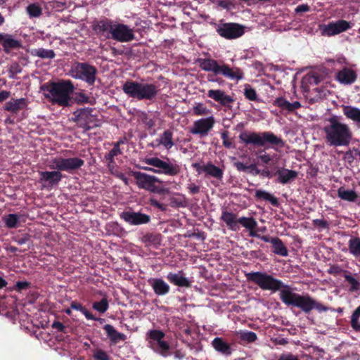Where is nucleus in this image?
<instances>
[{
    "label": "nucleus",
    "instance_id": "f257e3e1",
    "mask_svg": "<svg viewBox=\"0 0 360 360\" xmlns=\"http://www.w3.org/2000/svg\"><path fill=\"white\" fill-rule=\"evenodd\" d=\"M248 281L257 285L263 290L273 292L280 291L279 297L288 307H297L304 314H309L313 309L319 312L326 311L328 307L318 302L308 293L299 294L292 291L282 281L266 272L255 271L245 274Z\"/></svg>",
    "mask_w": 360,
    "mask_h": 360
},
{
    "label": "nucleus",
    "instance_id": "f03ea898",
    "mask_svg": "<svg viewBox=\"0 0 360 360\" xmlns=\"http://www.w3.org/2000/svg\"><path fill=\"white\" fill-rule=\"evenodd\" d=\"M84 165V161L79 158H65L60 156L51 159L49 167L53 171L39 172V182L44 186L53 188L57 186L64 177L61 172L73 173Z\"/></svg>",
    "mask_w": 360,
    "mask_h": 360
},
{
    "label": "nucleus",
    "instance_id": "7ed1b4c3",
    "mask_svg": "<svg viewBox=\"0 0 360 360\" xmlns=\"http://www.w3.org/2000/svg\"><path fill=\"white\" fill-rule=\"evenodd\" d=\"M327 122L323 128L326 143L333 147L348 146L352 139L349 127L336 115L329 117Z\"/></svg>",
    "mask_w": 360,
    "mask_h": 360
},
{
    "label": "nucleus",
    "instance_id": "20e7f679",
    "mask_svg": "<svg viewBox=\"0 0 360 360\" xmlns=\"http://www.w3.org/2000/svg\"><path fill=\"white\" fill-rule=\"evenodd\" d=\"M43 89L48 92L45 96L52 104L63 108L70 105L71 95L75 91L72 81L62 79L58 82H53L44 86Z\"/></svg>",
    "mask_w": 360,
    "mask_h": 360
},
{
    "label": "nucleus",
    "instance_id": "39448f33",
    "mask_svg": "<svg viewBox=\"0 0 360 360\" xmlns=\"http://www.w3.org/2000/svg\"><path fill=\"white\" fill-rule=\"evenodd\" d=\"M199 67L204 71L212 72L214 75H222L230 79L237 81L243 79L244 73L238 67L231 68L224 61H217L212 58H199Z\"/></svg>",
    "mask_w": 360,
    "mask_h": 360
},
{
    "label": "nucleus",
    "instance_id": "423d86ee",
    "mask_svg": "<svg viewBox=\"0 0 360 360\" xmlns=\"http://www.w3.org/2000/svg\"><path fill=\"white\" fill-rule=\"evenodd\" d=\"M239 139L247 146L252 145L255 147H265L269 144L273 148H276V147L283 148L285 146V141L271 131L248 132L245 131L239 134Z\"/></svg>",
    "mask_w": 360,
    "mask_h": 360
},
{
    "label": "nucleus",
    "instance_id": "0eeeda50",
    "mask_svg": "<svg viewBox=\"0 0 360 360\" xmlns=\"http://www.w3.org/2000/svg\"><path fill=\"white\" fill-rule=\"evenodd\" d=\"M122 90L129 97L138 101H153L158 94V87L152 83H143L127 80L122 86Z\"/></svg>",
    "mask_w": 360,
    "mask_h": 360
},
{
    "label": "nucleus",
    "instance_id": "6e6552de",
    "mask_svg": "<svg viewBox=\"0 0 360 360\" xmlns=\"http://www.w3.org/2000/svg\"><path fill=\"white\" fill-rule=\"evenodd\" d=\"M144 162L155 167L156 174L175 176L181 172V166L176 161H170L168 158H166V160H161L157 157L146 158Z\"/></svg>",
    "mask_w": 360,
    "mask_h": 360
},
{
    "label": "nucleus",
    "instance_id": "1a4fd4ad",
    "mask_svg": "<svg viewBox=\"0 0 360 360\" xmlns=\"http://www.w3.org/2000/svg\"><path fill=\"white\" fill-rule=\"evenodd\" d=\"M94 110V109L91 108L78 109L73 113L72 121L86 131L97 127H98L99 120L96 115L92 114Z\"/></svg>",
    "mask_w": 360,
    "mask_h": 360
},
{
    "label": "nucleus",
    "instance_id": "9d476101",
    "mask_svg": "<svg viewBox=\"0 0 360 360\" xmlns=\"http://www.w3.org/2000/svg\"><path fill=\"white\" fill-rule=\"evenodd\" d=\"M72 72L76 79H82L90 86L94 84L97 74L95 66L88 63L75 62L72 66Z\"/></svg>",
    "mask_w": 360,
    "mask_h": 360
},
{
    "label": "nucleus",
    "instance_id": "9b49d317",
    "mask_svg": "<svg viewBox=\"0 0 360 360\" xmlns=\"http://www.w3.org/2000/svg\"><path fill=\"white\" fill-rule=\"evenodd\" d=\"M130 175L135 180L137 186L152 193H161L162 190L155 186L156 183L161 184L162 181L158 177L138 171H131Z\"/></svg>",
    "mask_w": 360,
    "mask_h": 360
},
{
    "label": "nucleus",
    "instance_id": "f8f14e48",
    "mask_svg": "<svg viewBox=\"0 0 360 360\" xmlns=\"http://www.w3.org/2000/svg\"><path fill=\"white\" fill-rule=\"evenodd\" d=\"M165 334L160 330H151L147 333L149 347L163 356H167L170 347L163 339Z\"/></svg>",
    "mask_w": 360,
    "mask_h": 360
},
{
    "label": "nucleus",
    "instance_id": "ddd939ff",
    "mask_svg": "<svg viewBox=\"0 0 360 360\" xmlns=\"http://www.w3.org/2000/svg\"><path fill=\"white\" fill-rule=\"evenodd\" d=\"M217 34L226 39L240 37L244 33V27L236 22H220L216 26Z\"/></svg>",
    "mask_w": 360,
    "mask_h": 360
},
{
    "label": "nucleus",
    "instance_id": "4468645a",
    "mask_svg": "<svg viewBox=\"0 0 360 360\" xmlns=\"http://www.w3.org/2000/svg\"><path fill=\"white\" fill-rule=\"evenodd\" d=\"M110 37L119 42H129L135 38L133 29L127 25L116 22H115Z\"/></svg>",
    "mask_w": 360,
    "mask_h": 360
},
{
    "label": "nucleus",
    "instance_id": "2eb2a0df",
    "mask_svg": "<svg viewBox=\"0 0 360 360\" xmlns=\"http://www.w3.org/2000/svg\"><path fill=\"white\" fill-rule=\"evenodd\" d=\"M214 123L215 120L213 116L198 120L193 122V125L191 128L190 132L193 134L205 136L213 128Z\"/></svg>",
    "mask_w": 360,
    "mask_h": 360
},
{
    "label": "nucleus",
    "instance_id": "dca6fc26",
    "mask_svg": "<svg viewBox=\"0 0 360 360\" xmlns=\"http://www.w3.org/2000/svg\"><path fill=\"white\" fill-rule=\"evenodd\" d=\"M120 217L130 225L139 226L150 221V216L139 212L124 211Z\"/></svg>",
    "mask_w": 360,
    "mask_h": 360
},
{
    "label": "nucleus",
    "instance_id": "f3484780",
    "mask_svg": "<svg viewBox=\"0 0 360 360\" xmlns=\"http://www.w3.org/2000/svg\"><path fill=\"white\" fill-rule=\"evenodd\" d=\"M0 44L6 53H9L13 49H18L22 47L20 40L15 39L12 34L0 33Z\"/></svg>",
    "mask_w": 360,
    "mask_h": 360
},
{
    "label": "nucleus",
    "instance_id": "a211bd4d",
    "mask_svg": "<svg viewBox=\"0 0 360 360\" xmlns=\"http://www.w3.org/2000/svg\"><path fill=\"white\" fill-rule=\"evenodd\" d=\"M115 22L110 19H104L97 21L94 24L93 29L96 34L105 37L106 39H110V35L113 29Z\"/></svg>",
    "mask_w": 360,
    "mask_h": 360
},
{
    "label": "nucleus",
    "instance_id": "6ab92c4d",
    "mask_svg": "<svg viewBox=\"0 0 360 360\" xmlns=\"http://www.w3.org/2000/svg\"><path fill=\"white\" fill-rule=\"evenodd\" d=\"M207 96L222 106H228L232 103L234 100L221 89H210L207 91Z\"/></svg>",
    "mask_w": 360,
    "mask_h": 360
},
{
    "label": "nucleus",
    "instance_id": "aec40b11",
    "mask_svg": "<svg viewBox=\"0 0 360 360\" xmlns=\"http://www.w3.org/2000/svg\"><path fill=\"white\" fill-rule=\"evenodd\" d=\"M148 282L158 296H164L169 292L170 286L162 278H151Z\"/></svg>",
    "mask_w": 360,
    "mask_h": 360
},
{
    "label": "nucleus",
    "instance_id": "412c9836",
    "mask_svg": "<svg viewBox=\"0 0 360 360\" xmlns=\"http://www.w3.org/2000/svg\"><path fill=\"white\" fill-rule=\"evenodd\" d=\"M356 78L357 74L356 72L346 67L340 70L336 75V79L343 84H352L356 80Z\"/></svg>",
    "mask_w": 360,
    "mask_h": 360
},
{
    "label": "nucleus",
    "instance_id": "4be33fe9",
    "mask_svg": "<svg viewBox=\"0 0 360 360\" xmlns=\"http://www.w3.org/2000/svg\"><path fill=\"white\" fill-rule=\"evenodd\" d=\"M28 101L27 98H20L18 99L12 98L6 103L4 110L13 114L18 113L20 110L27 108Z\"/></svg>",
    "mask_w": 360,
    "mask_h": 360
},
{
    "label": "nucleus",
    "instance_id": "5701e85b",
    "mask_svg": "<svg viewBox=\"0 0 360 360\" xmlns=\"http://www.w3.org/2000/svg\"><path fill=\"white\" fill-rule=\"evenodd\" d=\"M105 331L108 338L110 342L116 345L120 341H125L127 340V335L124 333L118 332L113 326L110 324H105L103 327Z\"/></svg>",
    "mask_w": 360,
    "mask_h": 360
},
{
    "label": "nucleus",
    "instance_id": "b1692460",
    "mask_svg": "<svg viewBox=\"0 0 360 360\" xmlns=\"http://www.w3.org/2000/svg\"><path fill=\"white\" fill-rule=\"evenodd\" d=\"M167 280L172 284L179 287L190 288L191 281L188 278L184 276L182 271L178 273H169L167 276Z\"/></svg>",
    "mask_w": 360,
    "mask_h": 360
},
{
    "label": "nucleus",
    "instance_id": "393cba45",
    "mask_svg": "<svg viewBox=\"0 0 360 360\" xmlns=\"http://www.w3.org/2000/svg\"><path fill=\"white\" fill-rule=\"evenodd\" d=\"M274 105L281 108V110H285L288 112H292L301 107V103L299 101L290 103L283 97L276 98L274 101Z\"/></svg>",
    "mask_w": 360,
    "mask_h": 360
},
{
    "label": "nucleus",
    "instance_id": "a878e982",
    "mask_svg": "<svg viewBox=\"0 0 360 360\" xmlns=\"http://www.w3.org/2000/svg\"><path fill=\"white\" fill-rule=\"evenodd\" d=\"M212 345L216 351L223 355L230 356L232 354L233 349L231 345L221 338H215L212 342Z\"/></svg>",
    "mask_w": 360,
    "mask_h": 360
},
{
    "label": "nucleus",
    "instance_id": "bb28decb",
    "mask_svg": "<svg viewBox=\"0 0 360 360\" xmlns=\"http://www.w3.org/2000/svg\"><path fill=\"white\" fill-rule=\"evenodd\" d=\"M220 219L221 221L226 223L229 229L233 231L239 229V226L238 225V219H236V214L224 210L222 211Z\"/></svg>",
    "mask_w": 360,
    "mask_h": 360
},
{
    "label": "nucleus",
    "instance_id": "cd10ccee",
    "mask_svg": "<svg viewBox=\"0 0 360 360\" xmlns=\"http://www.w3.org/2000/svg\"><path fill=\"white\" fill-rule=\"evenodd\" d=\"M240 224L242 226L249 230L250 236H257V222L253 217H242L238 219V224Z\"/></svg>",
    "mask_w": 360,
    "mask_h": 360
},
{
    "label": "nucleus",
    "instance_id": "c85d7f7f",
    "mask_svg": "<svg viewBox=\"0 0 360 360\" xmlns=\"http://www.w3.org/2000/svg\"><path fill=\"white\" fill-rule=\"evenodd\" d=\"M276 176L281 184H286L297 178V172L288 169H278Z\"/></svg>",
    "mask_w": 360,
    "mask_h": 360
},
{
    "label": "nucleus",
    "instance_id": "c756f323",
    "mask_svg": "<svg viewBox=\"0 0 360 360\" xmlns=\"http://www.w3.org/2000/svg\"><path fill=\"white\" fill-rule=\"evenodd\" d=\"M338 196L341 200L354 202L359 198V194L354 190H347L341 186L338 190Z\"/></svg>",
    "mask_w": 360,
    "mask_h": 360
},
{
    "label": "nucleus",
    "instance_id": "7c9ffc66",
    "mask_svg": "<svg viewBox=\"0 0 360 360\" xmlns=\"http://www.w3.org/2000/svg\"><path fill=\"white\" fill-rule=\"evenodd\" d=\"M204 172L206 176L214 177L218 180H221L224 175L223 169L215 166L212 162L205 165Z\"/></svg>",
    "mask_w": 360,
    "mask_h": 360
},
{
    "label": "nucleus",
    "instance_id": "2f4dec72",
    "mask_svg": "<svg viewBox=\"0 0 360 360\" xmlns=\"http://www.w3.org/2000/svg\"><path fill=\"white\" fill-rule=\"evenodd\" d=\"M255 197L257 200L269 201L274 207H278L279 205L278 198L266 191L257 190L255 191Z\"/></svg>",
    "mask_w": 360,
    "mask_h": 360
},
{
    "label": "nucleus",
    "instance_id": "473e14b6",
    "mask_svg": "<svg viewBox=\"0 0 360 360\" xmlns=\"http://www.w3.org/2000/svg\"><path fill=\"white\" fill-rule=\"evenodd\" d=\"M21 215L18 214H8L2 217L5 226L8 229H15L18 226Z\"/></svg>",
    "mask_w": 360,
    "mask_h": 360
},
{
    "label": "nucleus",
    "instance_id": "72a5a7b5",
    "mask_svg": "<svg viewBox=\"0 0 360 360\" xmlns=\"http://www.w3.org/2000/svg\"><path fill=\"white\" fill-rule=\"evenodd\" d=\"M172 138L173 132L170 129H167L161 134L158 141L159 144L162 145L166 149L169 150L174 145Z\"/></svg>",
    "mask_w": 360,
    "mask_h": 360
},
{
    "label": "nucleus",
    "instance_id": "f704fd0d",
    "mask_svg": "<svg viewBox=\"0 0 360 360\" xmlns=\"http://www.w3.org/2000/svg\"><path fill=\"white\" fill-rule=\"evenodd\" d=\"M273 252L276 255L286 257L288 255V251L283 241L278 237L272 243Z\"/></svg>",
    "mask_w": 360,
    "mask_h": 360
},
{
    "label": "nucleus",
    "instance_id": "c9c22d12",
    "mask_svg": "<svg viewBox=\"0 0 360 360\" xmlns=\"http://www.w3.org/2000/svg\"><path fill=\"white\" fill-rule=\"evenodd\" d=\"M348 248L349 253L354 257H360V238L354 237L350 238L348 242Z\"/></svg>",
    "mask_w": 360,
    "mask_h": 360
},
{
    "label": "nucleus",
    "instance_id": "e433bc0d",
    "mask_svg": "<svg viewBox=\"0 0 360 360\" xmlns=\"http://www.w3.org/2000/svg\"><path fill=\"white\" fill-rule=\"evenodd\" d=\"M343 112L348 119L360 122V109L352 106H345Z\"/></svg>",
    "mask_w": 360,
    "mask_h": 360
},
{
    "label": "nucleus",
    "instance_id": "4c0bfd02",
    "mask_svg": "<svg viewBox=\"0 0 360 360\" xmlns=\"http://www.w3.org/2000/svg\"><path fill=\"white\" fill-rule=\"evenodd\" d=\"M319 30L322 36L331 37L338 34L333 22H330L327 25H319Z\"/></svg>",
    "mask_w": 360,
    "mask_h": 360
},
{
    "label": "nucleus",
    "instance_id": "58836bf2",
    "mask_svg": "<svg viewBox=\"0 0 360 360\" xmlns=\"http://www.w3.org/2000/svg\"><path fill=\"white\" fill-rule=\"evenodd\" d=\"M345 280L349 283V291L351 292H357L360 290V282L353 277L348 271H345Z\"/></svg>",
    "mask_w": 360,
    "mask_h": 360
},
{
    "label": "nucleus",
    "instance_id": "ea45409f",
    "mask_svg": "<svg viewBox=\"0 0 360 360\" xmlns=\"http://www.w3.org/2000/svg\"><path fill=\"white\" fill-rule=\"evenodd\" d=\"M33 55L38 56L43 59H53L56 56V53L53 50L46 49H43V48L34 49V52H33Z\"/></svg>",
    "mask_w": 360,
    "mask_h": 360
},
{
    "label": "nucleus",
    "instance_id": "a19ab883",
    "mask_svg": "<svg viewBox=\"0 0 360 360\" xmlns=\"http://www.w3.org/2000/svg\"><path fill=\"white\" fill-rule=\"evenodd\" d=\"M70 307L72 309L82 312L86 319H96V317L85 307L77 301H72L70 304Z\"/></svg>",
    "mask_w": 360,
    "mask_h": 360
},
{
    "label": "nucleus",
    "instance_id": "79ce46f5",
    "mask_svg": "<svg viewBox=\"0 0 360 360\" xmlns=\"http://www.w3.org/2000/svg\"><path fill=\"white\" fill-rule=\"evenodd\" d=\"M360 317V305L354 311L351 316L350 324L352 328L356 332H360V323L359 319Z\"/></svg>",
    "mask_w": 360,
    "mask_h": 360
},
{
    "label": "nucleus",
    "instance_id": "37998d69",
    "mask_svg": "<svg viewBox=\"0 0 360 360\" xmlns=\"http://www.w3.org/2000/svg\"><path fill=\"white\" fill-rule=\"evenodd\" d=\"M193 113L196 116L207 115L211 113V110L204 103H197L193 108Z\"/></svg>",
    "mask_w": 360,
    "mask_h": 360
},
{
    "label": "nucleus",
    "instance_id": "c03bdc74",
    "mask_svg": "<svg viewBox=\"0 0 360 360\" xmlns=\"http://www.w3.org/2000/svg\"><path fill=\"white\" fill-rule=\"evenodd\" d=\"M239 338L245 342L252 343L257 339V336L255 332L246 330L240 332Z\"/></svg>",
    "mask_w": 360,
    "mask_h": 360
},
{
    "label": "nucleus",
    "instance_id": "a18cd8bd",
    "mask_svg": "<svg viewBox=\"0 0 360 360\" xmlns=\"http://www.w3.org/2000/svg\"><path fill=\"white\" fill-rule=\"evenodd\" d=\"M92 307L100 313H105L109 307L108 299L103 297L100 302H94L92 304Z\"/></svg>",
    "mask_w": 360,
    "mask_h": 360
},
{
    "label": "nucleus",
    "instance_id": "49530a36",
    "mask_svg": "<svg viewBox=\"0 0 360 360\" xmlns=\"http://www.w3.org/2000/svg\"><path fill=\"white\" fill-rule=\"evenodd\" d=\"M142 241L146 245L159 244L160 235L148 233L142 237Z\"/></svg>",
    "mask_w": 360,
    "mask_h": 360
},
{
    "label": "nucleus",
    "instance_id": "de8ad7c7",
    "mask_svg": "<svg viewBox=\"0 0 360 360\" xmlns=\"http://www.w3.org/2000/svg\"><path fill=\"white\" fill-rule=\"evenodd\" d=\"M27 12L30 18H37L41 15L42 11L39 5L31 4L27 7Z\"/></svg>",
    "mask_w": 360,
    "mask_h": 360
},
{
    "label": "nucleus",
    "instance_id": "09e8293b",
    "mask_svg": "<svg viewBox=\"0 0 360 360\" xmlns=\"http://www.w3.org/2000/svg\"><path fill=\"white\" fill-rule=\"evenodd\" d=\"M244 96L249 101H257V94L256 91L248 84H246L244 86Z\"/></svg>",
    "mask_w": 360,
    "mask_h": 360
},
{
    "label": "nucleus",
    "instance_id": "8fccbe9b",
    "mask_svg": "<svg viewBox=\"0 0 360 360\" xmlns=\"http://www.w3.org/2000/svg\"><path fill=\"white\" fill-rule=\"evenodd\" d=\"M113 148L105 155V159L107 162H110V163L114 162L115 157L122 153L120 148H119L117 145L112 143Z\"/></svg>",
    "mask_w": 360,
    "mask_h": 360
},
{
    "label": "nucleus",
    "instance_id": "3c124183",
    "mask_svg": "<svg viewBox=\"0 0 360 360\" xmlns=\"http://www.w3.org/2000/svg\"><path fill=\"white\" fill-rule=\"evenodd\" d=\"M333 23L338 34L347 31L352 27L351 23L345 20H338L333 22Z\"/></svg>",
    "mask_w": 360,
    "mask_h": 360
},
{
    "label": "nucleus",
    "instance_id": "603ef678",
    "mask_svg": "<svg viewBox=\"0 0 360 360\" xmlns=\"http://www.w3.org/2000/svg\"><path fill=\"white\" fill-rule=\"evenodd\" d=\"M22 68L18 63H13L10 65L8 68V77L10 79H15V75L22 72Z\"/></svg>",
    "mask_w": 360,
    "mask_h": 360
},
{
    "label": "nucleus",
    "instance_id": "864d4df0",
    "mask_svg": "<svg viewBox=\"0 0 360 360\" xmlns=\"http://www.w3.org/2000/svg\"><path fill=\"white\" fill-rule=\"evenodd\" d=\"M221 138L222 139L223 145L226 148H234L235 145L233 144V141L229 139V131H224L221 134Z\"/></svg>",
    "mask_w": 360,
    "mask_h": 360
},
{
    "label": "nucleus",
    "instance_id": "5fc2aeb1",
    "mask_svg": "<svg viewBox=\"0 0 360 360\" xmlns=\"http://www.w3.org/2000/svg\"><path fill=\"white\" fill-rule=\"evenodd\" d=\"M75 99L77 103H87L89 102V97L84 92L75 93Z\"/></svg>",
    "mask_w": 360,
    "mask_h": 360
},
{
    "label": "nucleus",
    "instance_id": "6e6d98bb",
    "mask_svg": "<svg viewBox=\"0 0 360 360\" xmlns=\"http://www.w3.org/2000/svg\"><path fill=\"white\" fill-rule=\"evenodd\" d=\"M94 358L96 360H110L108 354L102 349L96 350L94 354Z\"/></svg>",
    "mask_w": 360,
    "mask_h": 360
},
{
    "label": "nucleus",
    "instance_id": "4d7b16f0",
    "mask_svg": "<svg viewBox=\"0 0 360 360\" xmlns=\"http://www.w3.org/2000/svg\"><path fill=\"white\" fill-rule=\"evenodd\" d=\"M262 177H267L271 179L275 176H276V171L274 172L270 170L267 167L264 168L263 169H260V173L259 174Z\"/></svg>",
    "mask_w": 360,
    "mask_h": 360
},
{
    "label": "nucleus",
    "instance_id": "13d9d810",
    "mask_svg": "<svg viewBox=\"0 0 360 360\" xmlns=\"http://www.w3.org/2000/svg\"><path fill=\"white\" fill-rule=\"evenodd\" d=\"M31 283L28 281H18L15 285L14 289L18 292L25 290L30 287Z\"/></svg>",
    "mask_w": 360,
    "mask_h": 360
},
{
    "label": "nucleus",
    "instance_id": "bf43d9fd",
    "mask_svg": "<svg viewBox=\"0 0 360 360\" xmlns=\"http://www.w3.org/2000/svg\"><path fill=\"white\" fill-rule=\"evenodd\" d=\"M258 159L264 165H269L272 160L271 155L266 152L258 155Z\"/></svg>",
    "mask_w": 360,
    "mask_h": 360
},
{
    "label": "nucleus",
    "instance_id": "052dcab7",
    "mask_svg": "<svg viewBox=\"0 0 360 360\" xmlns=\"http://www.w3.org/2000/svg\"><path fill=\"white\" fill-rule=\"evenodd\" d=\"M312 224L314 226L322 229H328L329 226L328 222L327 221L320 219H314Z\"/></svg>",
    "mask_w": 360,
    "mask_h": 360
},
{
    "label": "nucleus",
    "instance_id": "680f3d73",
    "mask_svg": "<svg viewBox=\"0 0 360 360\" xmlns=\"http://www.w3.org/2000/svg\"><path fill=\"white\" fill-rule=\"evenodd\" d=\"M30 240V236L28 234L24 235L22 237L15 236L13 238V240L18 245H23Z\"/></svg>",
    "mask_w": 360,
    "mask_h": 360
},
{
    "label": "nucleus",
    "instance_id": "e2e57ef3",
    "mask_svg": "<svg viewBox=\"0 0 360 360\" xmlns=\"http://www.w3.org/2000/svg\"><path fill=\"white\" fill-rule=\"evenodd\" d=\"M52 328L56 329L59 332L65 333L66 327L61 322L54 321L52 324Z\"/></svg>",
    "mask_w": 360,
    "mask_h": 360
},
{
    "label": "nucleus",
    "instance_id": "0e129e2a",
    "mask_svg": "<svg viewBox=\"0 0 360 360\" xmlns=\"http://www.w3.org/2000/svg\"><path fill=\"white\" fill-rule=\"evenodd\" d=\"M249 169L248 171L254 176L259 175L260 173V169H258L257 166L255 163H252L248 165Z\"/></svg>",
    "mask_w": 360,
    "mask_h": 360
},
{
    "label": "nucleus",
    "instance_id": "69168bd1",
    "mask_svg": "<svg viewBox=\"0 0 360 360\" xmlns=\"http://www.w3.org/2000/svg\"><path fill=\"white\" fill-rule=\"evenodd\" d=\"M310 11V7L307 4H300L297 6L295 8V12L297 13L308 12Z\"/></svg>",
    "mask_w": 360,
    "mask_h": 360
},
{
    "label": "nucleus",
    "instance_id": "338daca9",
    "mask_svg": "<svg viewBox=\"0 0 360 360\" xmlns=\"http://www.w3.org/2000/svg\"><path fill=\"white\" fill-rule=\"evenodd\" d=\"M188 189L191 194L194 195L197 194L200 192V186L195 185V184H190L188 186Z\"/></svg>",
    "mask_w": 360,
    "mask_h": 360
},
{
    "label": "nucleus",
    "instance_id": "774afa93",
    "mask_svg": "<svg viewBox=\"0 0 360 360\" xmlns=\"http://www.w3.org/2000/svg\"><path fill=\"white\" fill-rule=\"evenodd\" d=\"M235 167H236L237 170L242 171V172H248V169H249L248 165H245L242 162H237L235 163Z\"/></svg>",
    "mask_w": 360,
    "mask_h": 360
}]
</instances>
